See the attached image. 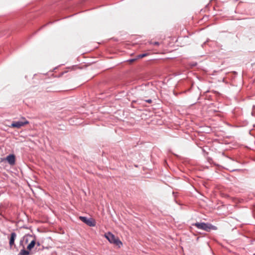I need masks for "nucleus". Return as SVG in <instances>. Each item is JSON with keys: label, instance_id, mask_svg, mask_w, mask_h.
<instances>
[{"label": "nucleus", "instance_id": "f257e3e1", "mask_svg": "<svg viewBox=\"0 0 255 255\" xmlns=\"http://www.w3.org/2000/svg\"><path fill=\"white\" fill-rule=\"evenodd\" d=\"M104 236L111 244H114L119 248H121V246H122V242L118 237H116L115 235L111 232H108L105 234Z\"/></svg>", "mask_w": 255, "mask_h": 255}, {"label": "nucleus", "instance_id": "f03ea898", "mask_svg": "<svg viewBox=\"0 0 255 255\" xmlns=\"http://www.w3.org/2000/svg\"><path fill=\"white\" fill-rule=\"evenodd\" d=\"M198 229H201L206 232H210L211 230H217V227L209 223H196L193 224Z\"/></svg>", "mask_w": 255, "mask_h": 255}, {"label": "nucleus", "instance_id": "7ed1b4c3", "mask_svg": "<svg viewBox=\"0 0 255 255\" xmlns=\"http://www.w3.org/2000/svg\"><path fill=\"white\" fill-rule=\"evenodd\" d=\"M28 123L29 122L28 121H27L24 118H22V121L13 122L10 127L11 128H19Z\"/></svg>", "mask_w": 255, "mask_h": 255}, {"label": "nucleus", "instance_id": "20e7f679", "mask_svg": "<svg viewBox=\"0 0 255 255\" xmlns=\"http://www.w3.org/2000/svg\"><path fill=\"white\" fill-rule=\"evenodd\" d=\"M79 219L81 221L90 227H94L96 225L95 221L92 218H87L86 217L80 216Z\"/></svg>", "mask_w": 255, "mask_h": 255}, {"label": "nucleus", "instance_id": "39448f33", "mask_svg": "<svg viewBox=\"0 0 255 255\" xmlns=\"http://www.w3.org/2000/svg\"><path fill=\"white\" fill-rule=\"evenodd\" d=\"M5 160L10 165H13L15 163V156L13 154L7 155Z\"/></svg>", "mask_w": 255, "mask_h": 255}, {"label": "nucleus", "instance_id": "423d86ee", "mask_svg": "<svg viewBox=\"0 0 255 255\" xmlns=\"http://www.w3.org/2000/svg\"><path fill=\"white\" fill-rule=\"evenodd\" d=\"M16 238V234L15 232H12L10 234V237L9 238V246L11 247L14 244V241Z\"/></svg>", "mask_w": 255, "mask_h": 255}, {"label": "nucleus", "instance_id": "0eeeda50", "mask_svg": "<svg viewBox=\"0 0 255 255\" xmlns=\"http://www.w3.org/2000/svg\"><path fill=\"white\" fill-rule=\"evenodd\" d=\"M36 245L35 240L34 239L31 241L30 244L27 246V249L29 251H30L32 248H34V246Z\"/></svg>", "mask_w": 255, "mask_h": 255}, {"label": "nucleus", "instance_id": "6e6552de", "mask_svg": "<svg viewBox=\"0 0 255 255\" xmlns=\"http://www.w3.org/2000/svg\"><path fill=\"white\" fill-rule=\"evenodd\" d=\"M29 254H30V252H29V250L26 251L24 249H23L20 251L18 255H29Z\"/></svg>", "mask_w": 255, "mask_h": 255}, {"label": "nucleus", "instance_id": "1a4fd4ad", "mask_svg": "<svg viewBox=\"0 0 255 255\" xmlns=\"http://www.w3.org/2000/svg\"><path fill=\"white\" fill-rule=\"evenodd\" d=\"M147 55V54L146 53H144V54H139L138 55V58H143L145 56H146Z\"/></svg>", "mask_w": 255, "mask_h": 255}, {"label": "nucleus", "instance_id": "9d476101", "mask_svg": "<svg viewBox=\"0 0 255 255\" xmlns=\"http://www.w3.org/2000/svg\"><path fill=\"white\" fill-rule=\"evenodd\" d=\"M151 44H152L154 45H156V46H158L159 45V43L158 42H151Z\"/></svg>", "mask_w": 255, "mask_h": 255}, {"label": "nucleus", "instance_id": "9b49d317", "mask_svg": "<svg viewBox=\"0 0 255 255\" xmlns=\"http://www.w3.org/2000/svg\"><path fill=\"white\" fill-rule=\"evenodd\" d=\"M145 101L149 104H150L152 103V100L151 99L146 100H145Z\"/></svg>", "mask_w": 255, "mask_h": 255}, {"label": "nucleus", "instance_id": "f8f14e48", "mask_svg": "<svg viewBox=\"0 0 255 255\" xmlns=\"http://www.w3.org/2000/svg\"><path fill=\"white\" fill-rule=\"evenodd\" d=\"M36 245H37V246H39L40 243L39 242L36 243Z\"/></svg>", "mask_w": 255, "mask_h": 255}, {"label": "nucleus", "instance_id": "ddd939ff", "mask_svg": "<svg viewBox=\"0 0 255 255\" xmlns=\"http://www.w3.org/2000/svg\"><path fill=\"white\" fill-rule=\"evenodd\" d=\"M28 242V240H27V239H26V242Z\"/></svg>", "mask_w": 255, "mask_h": 255}]
</instances>
